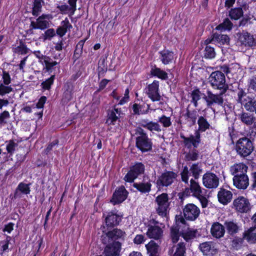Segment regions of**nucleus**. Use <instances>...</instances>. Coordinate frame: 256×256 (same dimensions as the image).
<instances>
[{
    "instance_id": "1",
    "label": "nucleus",
    "mask_w": 256,
    "mask_h": 256,
    "mask_svg": "<svg viewBox=\"0 0 256 256\" xmlns=\"http://www.w3.org/2000/svg\"><path fill=\"white\" fill-rule=\"evenodd\" d=\"M198 129L195 132L194 135L191 134L189 137H186L182 134L180 135V138L183 140L184 146L189 149L191 148L192 146L194 148H198V144L200 142V132H205L210 127V124L206 119L202 116L198 118Z\"/></svg>"
},
{
    "instance_id": "2",
    "label": "nucleus",
    "mask_w": 256,
    "mask_h": 256,
    "mask_svg": "<svg viewBox=\"0 0 256 256\" xmlns=\"http://www.w3.org/2000/svg\"><path fill=\"white\" fill-rule=\"evenodd\" d=\"M236 100L238 104L244 106L246 110L253 112L256 106V98L247 94L242 88L238 87L236 91Z\"/></svg>"
},
{
    "instance_id": "3",
    "label": "nucleus",
    "mask_w": 256,
    "mask_h": 256,
    "mask_svg": "<svg viewBox=\"0 0 256 256\" xmlns=\"http://www.w3.org/2000/svg\"><path fill=\"white\" fill-rule=\"evenodd\" d=\"M134 131L136 136V144L137 148L142 152L151 150L152 142L146 132L140 127H137Z\"/></svg>"
},
{
    "instance_id": "4",
    "label": "nucleus",
    "mask_w": 256,
    "mask_h": 256,
    "mask_svg": "<svg viewBox=\"0 0 256 256\" xmlns=\"http://www.w3.org/2000/svg\"><path fill=\"white\" fill-rule=\"evenodd\" d=\"M196 180L192 178L190 180V187L185 188L183 194L184 196H188L192 194V196L199 200L203 208H206L208 206V200L202 194V188Z\"/></svg>"
},
{
    "instance_id": "5",
    "label": "nucleus",
    "mask_w": 256,
    "mask_h": 256,
    "mask_svg": "<svg viewBox=\"0 0 256 256\" xmlns=\"http://www.w3.org/2000/svg\"><path fill=\"white\" fill-rule=\"evenodd\" d=\"M235 148L237 154L241 158H245L252 152L254 146L250 139L244 136L238 140Z\"/></svg>"
},
{
    "instance_id": "6",
    "label": "nucleus",
    "mask_w": 256,
    "mask_h": 256,
    "mask_svg": "<svg viewBox=\"0 0 256 256\" xmlns=\"http://www.w3.org/2000/svg\"><path fill=\"white\" fill-rule=\"evenodd\" d=\"M209 82L214 89L226 92L228 90V85L226 84V76L222 72L217 70L212 72L208 78Z\"/></svg>"
},
{
    "instance_id": "7",
    "label": "nucleus",
    "mask_w": 256,
    "mask_h": 256,
    "mask_svg": "<svg viewBox=\"0 0 256 256\" xmlns=\"http://www.w3.org/2000/svg\"><path fill=\"white\" fill-rule=\"evenodd\" d=\"M155 202L157 204L156 208V213L162 218L168 219L170 204L168 194L162 193L158 195L156 197Z\"/></svg>"
},
{
    "instance_id": "8",
    "label": "nucleus",
    "mask_w": 256,
    "mask_h": 256,
    "mask_svg": "<svg viewBox=\"0 0 256 256\" xmlns=\"http://www.w3.org/2000/svg\"><path fill=\"white\" fill-rule=\"evenodd\" d=\"M202 169L198 163L193 164L188 170L186 166L184 167L182 172L180 173L182 180L185 184H188L189 175L191 174L194 180H198L200 174L202 172Z\"/></svg>"
},
{
    "instance_id": "9",
    "label": "nucleus",
    "mask_w": 256,
    "mask_h": 256,
    "mask_svg": "<svg viewBox=\"0 0 256 256\" xmlns=\"http://www.w3.org/2000/svg\"><path fill=\"white\" fill-rule=\"evenodd\" d=\"M226 92L220 90L219 94H213L211 91L208 90L207 95H204L203 98L206 103V106L208 108H212L214 104L222 106L224 100L223 98L224 94Z\"/></svg>"
},
{
    "instance_id": "10",
    "label": "nucleus",
    "mask_w": 256,
    "mask_h": 256,
    "mask_svg": "<svg viewBox=\"0 0 256 256\" xmlns=\"http://www.w3.org/2000/svg\"><path fill=\"white\" fill-rule=\"evenodd\" d=\"M145 167L142 162H137L130 168V170L124 176V180L128 182H132L138 176L144 173Z\"/></svg>"
},
{
    "instance_id": "11",
    "label": "nucleus",
    "mask_w": 256,
    "mask_h": 256,
    "mask_svg": "<svg viewBox=\"0 0 256 256\" xmlns=\"http://www.w3.org/2000/svg\"><path fill=\"white\" fill-rule=\"evenodd\" d=\"M177 176V174L172 171L166 170L158 176L156 184L160 187L168 186L174 182Z\"/></svg>"
},
{
    "instance_id": "12",
    "label": "nucleus",
    "mask_w": 256,
    "mask_h": 256,
    "mask_svg": "<svg viewBox=\"0 0 256 256\" xmlns=\"http://www.w3.org/2000/svg\"><path fill=\"white\" fill-rule=\"evenodd\" d=\"M238 42L246 48H252L256 46V40L251 34L246 31H242L237 34Z\"/></svg>"
},
{
    "instance_id": "13",
    "label": "nucleus",
    "mask_w": 256,
    "mask_h": 256,
    "mask_svg": "<svg viewBox=\"0 0 256 256\" xmlns=\"http://www.w3.org/2000/svg\"><path fill=\"white\" fill-rule=\"evenodd\" d=\"M202 184L207 188H216L219 184V178L214 174L208 172L203 175Z\"/></svg>"
},
{
    "instance_id": "14",
    "label": "nucleus",
    "mask_w": 256,
    "mask_h": 256,
    "mask_svg": "<svg viewBox=\"0 0 256 256\" xmlns=\"http://www.w3.org/2000/svg\"><path fill=\"white\" fill-rule=\"evenodd\" d=\"M184 216L187 220H194L200 215L199 208L193 204H188L183 209Z\"/></svg>"
},
{
    "instance_id": "15",
    "label": "nucleus",
    "mask_w": 256,
    "mask_h": 256,
    "mask_svg": "<svg viewBox=\"0 0 256 256\" xmlns=\"http://www.w3.org/2000/svg\"><path fill=\"white\" fill-rule=\"evenodd\" d=\"M108 244L104 248L102 254L104 256H119L121 250L122 244L120 242H112Z\"/></svg>"
},
{
    "instance_id": "16",
    "label": "nucleus",
    "mask_w": 256,
    "mask_h": 256,
    "mask_svg": "<svg viewBox=\"0 0 256 256\" xmlns=\"http://www.w3.org/2000/svg\"><path fill=\"white\" fill-rule=\"evenodd\" d=\"M233 205L236 211L240 213L247 212L251 208L248 200L244 196H239L235 199Z\"/></svg>"
},
{
    "instance_id": "17",
    "label": "nucleus",
    "mask_w": 256,
    "mask_h": 256,
    "mask_svg": "<svg viewBox=\"0 0 256 256\" xmlns=\"http://www.w3.org/2000/svg\"><path fill=\"white\" fill-rule=\"evenodd\" d=\"M128 192L124 186L117 188L113 194L110 202L114 204H120L123 202L128 196Z\"/></svg>"
},
{
    "instance_id": "18",
    "label": "nucleus",
    "mask_w": 256,
    "mask_h": 256,
    "mask_svg": "<svg viewBox=\"0 0 256 256\" xmlns=\"http://www.w3.org/2000/svg\"><path fill=\"white\" fill-rule=\"evenodd\" d=\"M158 82L154 80L153 82L149 84L147 87L146 94L149 98L153 101H159L161 96L158 92Z\"/></svg>"
},
{
    "instance_id": "19",
    "label": "nucleus",
    "mask_w": 256,
    "mask_h": 256,
    "mask_svg": "<svg viewBox=\"0 0 256 256\" xmlns=\"http://www.w3.org/2000/svg\"><path fill=\"white\" fill-rule=\"evenodd\" d=\"M126 235L124 231L118 228H114L106 233V237L108 238V241H110V242H117V240H123Z\"/></svg>"
},
{
    "instance_id": "20",
    "label": "nucleus",
    "mask_w": 256,
    "mask_h": 256,
    "mask_svg": "<svg viewBox=\"0 0 256 256\" xmlns=\"http://www.w3.org/2000/svg\"><path fill=\"white\" fill-rule=\"evenodd\" d=\"M133 186L140 192L146 194L151 190L152 184L148 178L144 176L142 182L134 183Z\"/></svg>"
},
{
    "instance_id": "21",
    "label": "nucleus",
    "mask_w": 256,
    "mask_h": 256,
    "mask_svg": "<svg viewBox=\"0 0 256 256\" xmlns=\"http://www.w3.org/2000/svg\"><path fill=\"white\" fill-rule=\"evenodd\" d=\"M186 244L180 242L169 249L168 254L170 256H186Z\"/></svg>"
},
{
    "instance_id": "22",
    "label": "nucleus",
    "mask_w": 256,
    "mask_h": 256,
    "mask_svg": "<svg viewBox=\"0 0 256 256\" xmlns=\"http://www.w3.org/2000/svg\"><path fill=\"white\" fill-rule=\"evenodd\" d=\"M232 198V192L226 189L221 188L218 194V202L223 204L226 205L229 203Z\"/></svg>"
},
{
    "instance_id": "23",
    "label": "nucleus",
    "mask_w": 256,
    "mask_h": 256,
    "mask_svg": "<svg viewBox=\"0 0 256 256\" xmlns=\"http://www.w3.org/2000/svg\"><path fill=\"white\" fill-rule=\"evenodd\" d=\"M121 220V217L113 212H109L105 218L106 226L110 228L118 226Z\"/></svg>"
},
{
    "instance_id": "24",
    "label": "nucleus",
    "mask_w": 256,
    "mask_h": 256,
    "mask_svg": "<svg viewBox=\"0 0 256 256\" xmlns=\"http://www.w3.org/2000/svg\"><path fill=\"white\" fill-rule=\"evenodd\" d=\"M163 234V230L158 226L148 225L146 235L150 238L159 240Z\"/></svg>"
},
{
    "instance_id": "25",
    "label": "nucleus",
    "mask_w": 256,
    "mask_h": 256,
    "mask_svg": "<svg viewBox=\"0 0 256 256\" xmlns=\"http://www.w3.org/2000/svg\"><path fill=\"white\" fill-rule=\"evenodd\" d=\"M210 232L213 237L220 238L223 237L224 234V226L222 225L218 222H215L212 226Z\"/></svg>"
},
{
    "instance_id": "26",
    "label": "nucleus",
    "mask_w": 256,
    "mask_h": 256,
    "mask_svg": "<svg viewBox=\"0 0 256 256\" xmlns=\"http://www.w3.org/2000/svg\"><path fill=\"white\" fill-rule=\"evenodd\" d=\"M234 184L238 189L245 190L248 186V178L247 175L234 176Z\"/></svg>"
},
{
    "instance_id": "27",
    "label": "nucleus",
    "mask_w": 256,
    "mask_h": 256,
    "mask_svg": "<svg viewBox=\"0 0 256 256\" xmlns=\"http://www.w3.org/2000/svg\"><path fill=\"white\" fill-rule=\"evenodd\" d=\"M238 118L243 124L248 126L252 125L256 120V118L253 114L244 111L238 114Z\"/></svg>"
},
{
    "instance_id": "28",
    "label": "nucleus",
    "mask_w": 256,
    "mask_h": 256,
    "mask_svg": "<svg viewBox=\"0 0 256 256\" xmlns=\"http://www.w3.org/2000/svg\"><path fill=\"white\" fill-rule=\"evenodd\" d=\"M248 168L243 163L236 164L230 167V171L234 176L246 175Z\"/></svg>"
},
{
    "instance_id": "29",
    "label": "nucleus",
    "mask_w": 256,
    "mask_h": 256,
    "mask_svg": "<svg viewBox=\"0 0 256 256\" xmlns=\"http://www.w3.org/2000/svg\"><path fill=\"white\" fill-rule=\"evenodd\" d=\"M148 256H159L160 248L158 244L154 240H150L146 245Z\"/></svg>"
},
{
    "instance_id": "30",
    "label": "nucleus",
    "mask_w": 256,
    "mask_h": 256,
    "mask_svg": "<svg viewBox=\"0 0 256 256\" xmlns=\"http://www.w3.org/2000/svg\"><path fill=\"white\" fill-rule=\"evenodd\" d=\"M64 90L62 101L64 103H67L72 98V91L74 90L72 84L70 82H66L64 86Z\"/></svg>"
},
{
    "instance_id": "31",
    "label": "nucleus",
    "mask_w": 256,
    "mask_h": 256,
    "mask_svg": "<svg viewBox=\"0 0 256 256\" xmlns=\"http://www.w3.org/2000/svg\"><path fill=\"white\" fill-rule=\"evenodd\" d=\"M160 59L164 64H168L172 62L174 59V54L172 51L164 50L159 52Z\"/></svg>"
},
{
    "instance_id": "32",
    "label": "nucleus",
    "mask_w": 256,
    "mask_h": 256,
    "mask_svg": "<svg viewBox=\"0 0 256 256\" xmlns=\"http://www.w3.org/2000/svg\"><path fill=\"white\" fill-rule=\"evenodd\" d=\"M28 184L20 182L18 184L14 193V198H20L22 194H28L30 193Z\"/></svg>"
},
{
    "instance_id": "33",
    "label": "nucleus",
    "mask_w": 256,
    "mask_h": 256,
    "mask_svg": "<svg viewBox=\"0 0 256 256\" xmlns=\"http://www.w3.org/2000/svg\"><path fill=\"white\" fill-rule=\"evenodd\" d=\"M224 228L230 236H234L240 230V226L234 220H226L224 223Z\"/></svg>"
},
{
    "instance_id": "34",
    "label": "nucleus",
    "mask_w": 256,
    "mask_h": 256,
    "mask_svg": "<svg viewBox=\"0 0 256 256\" xmlns=\"http://www.w3.org/2000/svg\"><path fill=\"white\" fill-rule=\"evenodd\" d=\"M256 226H252L243 233V238L250 244L256 243Z\"/></svg>"
},
{
    "instance_id": "35",
    "label": "nucleus",
    "mask_w": 256,
    "mask_h": 256,
    "mask_svg": "<svg viewBox=\"0 0 256 256\" xmlns=\"http://www.w3.org/2000/svg\"><path fill=\"white\" fill-rule=\"evenodd\" d=\"M121 110L120 109L114 108L108 113V118L106 123L108 125H114L116 121L119 118Z\"/></svg>"
},
{
    "instance_id": "36",
    "label": "nucleus",
    "mask_w": 256,
    "mask_h": 256,
    "mask_svg": "<svg viewBox=\"0 0 256 256\" xmlns=\"http://www.w3.org/2000/svg\"><path fill=\"white\" fill-rule=\"evenodd\" d=\"M51 18H52V16L50 14H43L40 16L36 19L38 29L43 30L48 28L50 26V24L48 20Z\"/></svg>"
},
{
    "instance_id": "37",
    "label": "nucleus",
    "mask_w": 256,
    "mask_h": 256,
    "mask_svg": "<svg viewBox=\"0 0 256 256\" xmlns=\"http://www.w3.org/2000/svg\"><path fill=\"white\" fill-rule=\"evenodd\" d=\"M186 121L190 124V126H194L196 123V120L198 116V112L196 110H190L188 108H186V112L184 115Z\"/></svg>"
},
{
    "instance_id": "38",
    "label": "nucleus",
    "mask_w": 256,
    "mask_h": 256,
    "mask_svg": "<svg viewBox=\"0 0 256 256\" xmlns=\"http://www.w3.org/2000/svg\"><path fill=\"white\" fill-rule=\"evenodd\" d=\"M150 74L152 76H156L162 80H166L168 78V74L165 71L156 66L152 68Z\"/></svg>"
},
{
    "instance_id": "39",
    "label": "nucleus",
    "mask_w": 256,
    "mask_h": 256,
    "mask_svg": "<svg viewBox=\"0 0 256 256\" xmlns=\"http://www.w3.org/2000/svg\"><path fill=\"white\" fill-rule=\"evenodd\" d=\"M12 51L15 54H25L28 52L30 49L28 48L25 44L20 40V45L14 48H13Z\"/></svg>"
},
{
    "instance_id": "40",
    "label": "nucleus",
    "mask_w": 256,
    "mask_h": 256,
    "mask_svg": "<svg viewBox=\"0 0 256 256\" xmlns=\"http://www.w3.org/2000/svg\"><path fill=\"white\" fill-rule=\"evenodd\" d=\"M43 0H34L32 5V14L33 16H37L42 12V3L44 4Z\"/></svg>"
},
{
    "instance_id": "41",
    "label": "nucleus",
    "mask_w": 256,
    "mask_h": 256,
    "mask_svg": "<svg viewBox=\"0 0 256 256\" xmlns=\"http://www.w3.org/2000/svg\"><path fill=\"white\" fill-rule=\"evenodd\" d=\"M199 247L204 254L208 256L212 254V250L214 247L212 246L210 242H205L200 244Z\"/></svg>"
},
{
    "instance_id": "42",
    "label": "nucleus",
    "mask_w": 256,
    "mask_h": 256,
    "mask_svg": "<svg viewBox=\"0 0 256 256\" xmlns=\"http://www.w3.org/2000/svg\"><path fill=\"white\" fill-rule=\"evenodd\" d=\"M86 40H80L76 44L74 52L73 58L76 60L81 56L82 52V48Z\"/></svg>"
},
{
    "instance_id": "43",
    "label": "nucleus",
    "mask_w": 256,
    "mask_h": 256,
    "mask_svg": "<svg viewBox=\"0 0 256 256\" xmlns=\"http://www.w3.org/2000/svg\"><path fill=\"white\" fill-rule=\"evenodd\" d=\"M243 10L241 8H232L230 11L229 16L232 19L237 20L243 16Z\"/></svg>"
},
{
    "instance_id": "44",
    "label": "nucleus",
    "mask_w": 256,
    "mask_h": 256,
    "mask_svg": "<svg viewBox=\"0 0 256 256\" xmlns=\"http://www.w3.org/2000/svg\"><path fill=\"white\" fill-rule=\"evenodd\" d=\"M199 154L197 150L194 149L186 153L184 159L186 161H195L198 160Z\"/></svg>"
},
{
    "instance_id": "45",
    "label": "nucleus",
    "mask_w": 256,
    "mask_h": 256,
    "mask_svg": "<svg viewBox=\"0 0 256 256\" xmlns=\"http://www.w3.org/2000/svg\"><path fill=\"white\" fill-rule=\"evenodd\" d=\"M212 40L224 44L229 42L230 38L227 35L214 33L213 34Z\"/></svg>"
},
{
    "instance_id": "46",
    "label": "nucleus",
    "mask_w": 256,
    "mask_h": 256,
    "mask_svg": "<svg viewBox=\"0 0 256 256\" xmlns=\"http://www.w3.org/2000/svg\"><path fill=\"white\" fill-rule=\"evenodd\" d=\"M233 26L232 23L228 18H226L224 22L216 26L218 30H230Z\"/></svg>"
},
{
    "instance_id": "47",
    "label": "nucleus",
    "mask_w": 256,
    "mask_h": 256,
    "mask_svg": "<svg viewBox=\"0 0 256 256\" xmlns=\"http://www.w3.org/2000/svg\"><path fill=\"white\" fill-rule=\"evenodd\" d=\"M142 106L137 104H134L132 105V108L134 114H148L149 112L150 106L149 104H147V109L144 110H142Z\"/></svg>"
},
{
    "instance_id": "48",
    "label": "nucleus",
    "mask_w": 256,
    "mask_h": 256,
    "mask_svg": "<svg viewBox=\"0 0 256 256\" xmlns=\"http://www.w3.org/2000/svg\"><path fill=\"white\" fill-rule=\"evenodd\" d=\"M204 57L206 58H212L216 56V52L214 48L210 46H206L204 50Z\"/></svg>"
},
{
    "instance_id": "49",
    "label": "nucleus",
    "mask_w": 256,
    "mask_h": 256,
    "mask_svg": "<svg viewBox=\"0 0 256 256\" xmlns=\"http://www.w3.org/2000/svg\"><path fill=\"white\" fill-rule=\"evenodd\" d=\"M197 232V230H188L186 232L182 233V236L186 242H189L196 237Z\"/></svg>"
},
{
    "instance_id": "50",
    "label": "nucleus",
    "mask_w": 256,
    "mask_h": 256,
    "mask_svg": "<svg viewBox=\"0 0 256 256\" xmlns=\"http://www.w3.org/2000/svg\"><path fill=\"white\" fill-rule=\"evenodd\" d=\"M171 238L172 242H178L180 237L179 229L177 227H172L170 230Z\"/></svg>"
},
{
    "instance_id": "51",
    "label": "nucleus",
    "mask_w": 256,
    "mask_h": 256,
    "mask_svg": "<svg viewBox=\"0 0 256 256\" xmlns=\"http://www.w3.org/2000/svg\"><path fill=\"white\" fill-rule=\"evenodd\" d=\"M158 122L162 124L164 128H168L172 125L171 119L170 117H167L164 115L158 118Z\"/></svg>"
},
{
    "instance_id": "52",
    "label": "nucleus",
    "mask_w": 256,
    "mask_h": 256,
    "mask_svg": "<svg viewBox=\"0 0 256 256\" xmlns=\"http://www.w3.org/2000/svg\"><path fill=\"white\" fill-rule=\"evenodd\" d=\"M200 92L198 89L194 90L192 92V102L194 103L195 107L198 106V101L200 98Z\"/></svg>"
},
{
    "instance_id": "53",
    "label": "nucleus",
    "mask_w": 256,
    "mask_h": 256,
    "mask_svg": "<svg viewBox=\"0 0 256 256\" xmlns=\"http://www.w3.org/2000/svg\"><path fill=\"white\" fill-rule=\"evenodd\" d=\"M43 62L45 64L46 69L47 71L51 70L53 67L56 66L58 62L56 61H52V60L48 56V59H46Z\"/></svg>"
},
{
    "instance_id": "54",
    "label": "nucleus",
    "mask_w": 256,
    "mask_h": 256,
    "mask_svg": "<svg viewBox=\"0 0 256 256\" xmlns=\"http://www.w3.org/2000/svg\"><path fill=\"white\" fill-rule=\"evenodd\" d=\"M6 142H8L6 150L8 154H12L14 152L16 148L18 146V144L12 140H10Z\"/></svg>"
},
{
    "instance_id": "55",
    "label": "nucleus",
    "mask_w": 256,
    "mask_h": 256,
    "mask_svg": "<svg viewBox=\"0 0 256 256\" xmlns=\"http://www.w3.org/2000/svg\"><path fill=\"white\" fill-rule=\"evenodd\" d=\"M54 75L52 76L50 78L42 83V88L45 90H49L54 82Z\"/></svg>"
},
{
    "instance_id": "56",
    "label": "nucleus",
    "mask_w": 256,
    "mask_h": 256,
    "mask_svg": "<svg viewBox=\"0 0 256 256\" xmlns=\"http://www.w3.org/2000/svg\"><path fill=\"white\" fill-rule=\"evenodd\" d=\"M147 129L150 132L155 131L156 132H160L162 131L161 127L158 122H154L152 121H150Z\"/></svg>"
},
{
    "instance_id": "57",
    "label": "nucleus",
    "mask_w": 256,
    "mask_h": 256,
    "mask_svg": "<svg viewBox=\"0 0 256 256\" xmlns=\"http://www.w3.org/2000/svg\"><path fill=\"white\" fill-rule=\"evenodd\" d=\"M10 114L8 111H4L0 114V125H4L7 123L6 120L10 118Z\"/></svg>"
},
{
    "instance_id": "58",
    "label": "nucleus",
    "mask_w": 256,
    "mask_h": 256,
    "mask_svg": "<svg viewBox=\"0 0 256 256\" xmlns=\"http://www.w3.org/2000/svg\"><path fill=\"white\" fill-rule=\"evenodd\" d=\"M12 88L10 86H6L3 84H0V95L4 96L6 94L10 93Z\"/></svg>"
},
{
    "instance_id": "59",
    "label": "nucleus",
    "mask_w": 256,
    "mask_h": 256,
    "mask_svg": "<svg viewBox=\"0 0 256 256\" xmlns=\"http://www.w3.org/2000/svg\"><path fill=\"white\" fill-rule=\"evenodd\" d=\"M57 8L60 10L62 13L66 14L70 12L72 14V10L69 6L66 4L58 5L57 6Z\"/></svg>"
},
{
    "instance_id": "60",
    "label": "nucleus",
    "mask_w": 256,
    "mask_h": 256,
    "mask_svg": "<svg viewBox=\"0 0 256 256\" xmlns=\"http://www.w3.org/2000/svg\"><path fill=\"white\" fill-rule=\"evenodd\" d=\"M56 35L55 31L53 28H49L44 32V40L50 39Z\"/></svg>"
},
{
    "instance_id": "61",
    "label": "nucleus",
    "mask_w": 256,
    "mask_h": 256,
    "mask_svg": "<svg viewBox=\"0 0 256 256\" xmlns=\"http://www.w3.org/2000/svg\"><path fill=\"white\" fill-rule=\"evenodd\" d=\"M146 238L142 234H137L134 239V242L136 244H140L144 242Z\"/></svg>"
},
{
    "instance_id": "62",
    "label": "nucleus",
    "mask_w": 256,
    "mask_h": 256,
    "mask_svg": "<svg viewBox=\"0 0 256 256\" xmlns=\"http://www.w3.org/2000/svg\"><path fill=\"white\" fill-rule=\"evenodd\" d=\"M106 58H101L99 61L98 69L102 68V70L105 72L107 70V65L106 64Z\"/></svg>"
},
{
    "instance_id": "63",
    "label": "nucleus",
    "mask_w": 256,
    "mask_h": 256,
    "mask_svg": "<svg viewBox=\"0 0 256 256\" xmlns=\"http://www.w3.org/2000/svg\"><path fill=\"white\" fill-rule=\"evenodd\" d=\"M2 79L4 84L8 85L10 83V77L9 74L6 72L3 71L2 72Z\"/></svg>"
},
{
    "instance_id": "64",
    "label": "nucleus",
    "mask_w": 256,
    "mask_h": 256,
    "mask_svg": "<svg viewBox=\"0 0 256 256\" xmlns=\"http://www.w3.org/2000/svg\"><path fill=\"white\" fill-rule=\"evenodd\" d=\"M62 26L61 27L65 30L66 32L68 30H70L71 28H72V26L68 20L66 18L65 20H63L62 22Z\"/></svg>"
}]
</instances>
